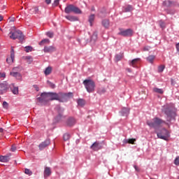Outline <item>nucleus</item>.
<instances>
[{
  "label": "nucleus",
  "instance_id": "52",
  "mask_svg": "<svg viewBox=\"0 0 179 179\" xmlns=\"http://www.w3.org/2000/svg\"><path fill=\"white\" fill-rule=\"evenodd\" d=\"M92 38L96 39L97 38V34H93Z\"/></svg>",
  "mask_w": 179,
  "mask_h": 179
},
{
  "label": "nucleus",
  "instance_id": "24",
  "mask_svg": "<svg viewBox=\"0 0 179 179\" xmlns=\"http://www.w3.org/2000/svg\"><path fill=\"white\" fill-rule=\"evenodd\" d=\"M52 72V67L48 66L44 71V73L46 76H48Z\"/></svg>",
  "mask_w": 179,
  "mask_h": 179
},
{
  "label": "nucleus",
  "instance_id": "50",
  "mask_svg": "<svg viewBox=\"0 0 179 179\" xmlns=\"http://www.w3.org/2000/svg\"><path fill=\"white\" fill-rule=\"evenodd\" d=\"M11 151H12V152H16V146L12 145V147H11Z\"/></svg>",
  "mask_w": 179,
  "mask_h": 179
},
{
  "label": "nucleus",
  "instance_id": "57",
  "mask_svg": "<svg viewBox=\"0 0 179 179\" xmlns=\"http://www.w3.org/2000/svg\"><path fill=\"white\" fill-rule=\"evenodd\" d=\"M149 50V48H144V51H148Z\"/></svg>",
  "mask_w": 179,
  "mask_h": 179
},
{
  "label": "nucleus",
  "instance_id": "26",
  "mask_svg": "<svg viewBox=\"0 0 179 179\" xmlns=\"http://www.w3.org/2000/svg\"><path fill=\"white\" fill-rule=\"evenodd\" d=\"M173 118H174V116H173V113H166L167 121H171Z\"/></svg>",
  "mask_w": 179,
  "mask_h": 179
},
{
  "label": "nucleus",
  "instance_id": "54",
  "mask_svg": "<svg viewBox=\"0 0 179 179\" xmlns=\"http://www.w3.org/2000/svg\"><path fill=\"white\" fill-rule=\"evenodd\" d=\"M3 20V16L2 15H0V22H2Z\"/></svg>",
  "mask_w": 179,
  "mask_h": 179
},
{
  "label": "nucleus",
  "instance_id": "60",
  "mask_svg": "<svg viewBox=\"0 0 179 179\" xmlns=\"http://www.w3.org/2000/svg\"><path fill=\"white\" fill-rule=\"evenodd\" d=\"M2 131V129H0V132Z\"/></svg>",
  "mask_w": 179,
  "mask_h": 179
},
{
  "label": "nucleus",
  "instance_id": "19",
  "mask_svg": "<svg viewBox=\"0 0 179 179\" xmlns=\"http://www.w3.org/2000/svg\"><path fill=\"white\" fill-rule=\"evenodd\" d=\"M139 61H141V59H139V58L134 59L131 60V62L129 63V66H133V68H135V65H136V64H138V62H139Z\"/></svg>",
  "mask_w": 179,
  "mask_h": 179
},
{
  "label": "nucleus",
  "instance_id": "43",
  "mask_svg": "<svg viewBox=\"0 0 179 179\" xmlns=\"http://www.w3.org/2000/svg\"><path fill=\"white\" fill-rule=\"evenodd\" d=\"M174 164L176 166H179V157H177L174 160Z\"/></svg>",
  "mask_w": 179,
  "mask_h": 179
},
{
  "label": "nucleus",
  "instance_id": "28",
  "mask_svg": "<svg viewBox=\"0 0 179 179\" xmlns=\"http://www.w3.org/2000/svg\"><path fill=\"white\" fill-rule=\"evenodd\" d=\"M24 59H26L27 64H30L31 62H33V57L31 56H26L24 57Z\"/></svg>",
  "mask_w": 179,
  "mask_h": 179
},
{
  "label": "nucleus",
  "instance_id": "1",
  "mask_svg": "<svg viewBox=\"0 0 179 179\" xmlns=\"http://www.w3.org/2000/svg\"><path fill=\"white\" fill-rule=\"evenodd\" d=\"M65 97H66V94L62 92L58 94L55 92H43L41 94L39 97H37L36 100L41 106H48L50 101H52V100L64 101Z\"/></svg>",
  "mask_w": 179,
  "mask_h": 179
},
{
  "label": "nucleus",
  "instance_id": "51",
  "mask_svg": "<svg viewBox=\"0 0 179 179\" xmlns=\"http://www.w3.org/2000/svg\"><path fill=\"white\" fill-rule=\"evenodd\" d=\"M16 19L13 17H9V22H15Z\"/></svg>",
  "mask_w": 179,
  "mask_h": 179
},
{
  "label": "nucleus",
  "instance_id": "25",
  "mask_svg": "<svg viewBox=\"0 0 179 179\" xmlns=\"http://www.w3.org/2000/svg\"><path fill=\"white\" fill-rule=\"evenodd\" d=\"M78 105L80 106V107H83L85 104H86V101L83 99H79L77 101Z\"/></svg>",
  "mask_w": 179,
  "mask_h": 179
},
{
  "label": "nucleus",
  "instance_id": "42",
  "mask_svg": "<svg viewBox=\"0 0 179 179\" xmlns=\"http://www.w3.org/2000/svg\"><path fill=\"white\" fill-rule=\"evenodd\" d=\"M159 25L162 29H166V23H164L163 21L159 22Z\"/></svg>",
  "mask_w": 179,
  "mask_h": 179
},
{
  "label": "nucleus",
  "instance_id": "48",
  "mask_svg": "<svg viewBox=\"0 0 179 179\" xmlns=\"http://www.w3.org/2000/svg\"><path fill=\"white\" fill-rule=\"evenodd\" d=\"M68 97H69V99H73V93L69 92L68 93Z\"/></svg>",
  "mask_w": 179,
  "mask_h": 179
},
{
  "label": "nucleus",
  "instance_id": "14",
  "mask_svg": "<svg viewBox=\"0 0 179 179\" xmlns=\"http://www.w3.org/2000/svg\"><path fill=\"white\" fill-rule=\"evenodd\" d=\"M11 92L13 93V94H19V87H15L14 84H11L10 85Z\"/></svg>",
  "mask_w": 179,
  "mask_h": 179
},
{
  "label": "nucleus",
  "instance_id": "18",
  "mask_svg": "<svg viewBox=\"0 0 179 179\" xmlns=\"http://www.w3.org/2000/svg\"><path fill=\"white\" fill-rule=\"evenodd\" d=\"M163 5H164V6H166L167 8H169L170 6H174V2H173L170 0H166L163 2Z\"/></svg>",
  "mask_w": 179,
  "mask_h": 179
},
{
  "label": "nucleus",
  "instance_id": "59",
  "mask_svg": "<svg viewBox=\"0 0 179 179\" xmlns=\"http://www.w3.org/2000/svg\"><path fill=\"white\" fill-rule=\"evenodd\" d=\"M66 18L68 19V16H66Z\"/></svg>",
  "mask_w": 179,
  "mask_h": 179
},
{
  "label": "nucleus",
  "instance_id": "23",
  "mask_svg": "<svg viewBox=\"0 0 179 179\" xmlns=\"http://www.w3.org/2000/svg\"><path fill=\"white\" fill-rule=\"evenodd\" d=\"M102 25L106 29H108V27H110V21L108 20H102Z\"/></svg>",
  "mask_w": 179,
  "mask_h": 179
},
{
  "label": "nucleus",
  "instance_id": "29",
  "mask_svg": "<svg viewBox=\"0 0 179 179\" xmlns=\"http://www.w3.org/2000/svg\"><path fill=\"white\" fill-rule=\"evenodd\" d=\"M68 20H69L70 22H76V21H78V17H76L73 15H69Z\"/></svg>",
  "mask_w": 179,
  "mask_h": 179
},
{
  "label": "nucleus",
  "instance_id": "58",
  "mask_svg": "<svg viewBox=\"0 0 179 179\" xmlns=\"http://www.w3.org/2000/svg\"><path fill=\"white\" fill-rule=\"evenodd\" d=\"M126 71H127V72H129V73L131 72V69H127Z\"/></svg>",
  "mask_w": 179,
  "mask_h": 179
},
{
  "label": "nucleus",
  "instance_id": "15",
  "mask_svg": "<svg viewBox=\"0 0 179 179\" xmlns=\"http://www.w3.org/2000/svg\"><path fill=\"white\" fill-rule=\"evenodd\" d=\"M50 176H51V168L45 167L43 172L44 178H47V177H50Z\"/></svg>",
  "mask_w": 179,
  "mask_h": 179
},
{
  "label": "nucleus",
  "instance_id": "11",
  "mask_svg": "<svg viewBox=\"0 0 179 179\" xmlns=\"http://www.w3.org/2000/svg\"><path fill=\"white\" fill-rule=\"evenodd\" d=\"M90 148L92 150L97 152V150H100V149H103V146L101 145V143L99 142H95L91 145Z\"/></svg>",
  "mask_w": 179,
  "mask_h": 179
},
{
  "label": "nucleus",
  "instance_id": "8",
  "mask_svg": "<svg viewBox=\"0 0 179 179\" xmlns=\"http://www.w3.org/2000/svg\"><path fill=\"white\" fill-rule=\"evenodd\" d=\"M8 89L9 85H8V83L3 82L0 83V94H3Z\"/></svg>",
  "mask_w": 179,
  "mask_h": 179
},
{
  "label": "nucleus",
  "instance_id": "17",
  "mask_svg": "<svg viewBox=\"0 0 179 179\" xmlns=\"http://www.w3.org/2000/svg\"><path fill=\"white\" fill-rule=\"evenodd\" d=\"M10 76L15 78L17 80H22V74L20 73H10Z\"/></svg>",
  "mask_w": 179,
  "mask_h": 179
},
{
  "label": "nucleus",
  "instance_id": "44",
  "mask_svg": "<svg viewBox=\"0 0 179 179\" xmlns=\"http://www.w3.org/2000/svg\"><path fill=\"white\" fill-rule=\"evenodd\" d=\"M98 93L99 94H104V93H106V89H101V90H99V91H98Z\"/></svg>",
  "mask_w": 179,
  "mask_h": 179
},
{
  "label": "nucleus",
  "instance_id": "38",
  "mask_svg": "<svg viewBox=\"0 0 179 179\" xmlns=\"http://www.w3.org/2000/svg\"><path fill=\"white\" fill-rule=\"evenodd\" d=\"M24 173L25 174H27V176H31L33 174V172L29 169H25Z\"/></svg>",
  "mask_w": 179,
  "mask_h": 179
},
{
  "label": "nucleus",
  "instance_id": "5",
  "mask_svg": "<svg viewBox=\"0 0 179 179\" xmlns=\"http://www.w3.org/2000/svg\"><path fill=\"white\" fill-rule=\"evenodd\" d=\"M157 137L159 139H163L164 141H167V138H169V131L166 129H162L160 132L157 133Z\"/></svg>",
  "mask_w": 179,
  "mask_h": 179
},
{
  "label": "nucleus",
  "instance_id": "3",
  "mask_svg": "<svg viewBox=\"0 0 179 179\" xmlns=\"http://www.w3.org/2000/svg\"><path fill=\"white\" fill-rule=\"evenodd\" d=\"M162 124H164V121L159 117H154L152 122L150 120L147 121V125H148L150 128H154L155 129H156L157 127H160Z\"/></svg>",
  "mask_w": 179,
  "mask_h": 179
},
{
  "label": "nucleus",
  "instance_id": "10",
  "mask_svg": "<svg viewBox=\"0 0 179 179\" xmlns=\"http://www.w3.org/2000/svg\"><path fill=\"white\" fill-rule=\"evenodd\" d=\"M51 141L50 139H46L45 141L41 143L38 145L39 150H43L47 146H50Z\"/></svg>",
  "mask_w": 179,
  "mask_h": 179
},
{
  "label": "nucleus",
  "instance_id": "41",
  "mask_svg": "<svg viewBox=\"0 0 179 179\" xmlns=\"http://www.w3.org/2000/svg\"><path fill=\"white\" fill-rule=\"evenodd\" d=\"M58 5H59V0H55L54 3H52L53 8L58 6Z\"/></svg>",
  "mask_w": 179,
  "mask_h": 179
},
{
  "label": "nucleus",
  "instance_id": "62",
  "mask_svg": "<svg viewBox=\"0 0 179 179\" xmlns=\"http://www.w3.org/2000/svg\"><path fill=\"white\" fill-rule=\"evenodd\" d=\"M0 100H1V96H0Z\"/></svg>",
  "mask_w": 179,
  "mask_h": 179
},
{
  "label": "nucleus",
  "instance_id": "45",
  "mask_svg": "<svg viewBox=\"0 0 179 179\" xmlns=\"http://www.w3.org/2000/svg\"><path fill=\"white\" fill-rule=\"evenodd\" d=\"M2 78H6V73H0V79H2Z\"/></svg>",
  "mask_w": 179,
  "mask_h": 179
},
{
  "label": "nucleus",
  "instance_id": "34",
  "mask_svg": "<svg viewBox=\"0 0 179 179\" xmlns=\"http://www.w3.org/2000/svg\"><path fill=\"white\" fill-rule=\"evenodd\" d=\"M25 51H26V52H30L33 51V47L26 46L25 47Z\"/></svg>",
  "mask_w": 179,
  "mask_h": 179
},
{
  "label": "nucleus",
  "instance_id": "6",
  "mask_svg": "<svg viewBox=\"0 0 179 179\" xmlns=\"http://www.w3.org/2000/svg\"><path fill=\"white\" fill-rule=\"evenodd\" d=\"M120 31L118 33L119 36H122L123 37H131L134 34V31L131 29H127L126 30L120 29Z\"/></svg>",
  "mask_w": 179,
  "mask_h": 179
},
{
  "label": "nucleus",
  "instance_id": "36",
  "mask_svg": "<svg viewBox=\"0 0 179 179\" xmlns=\"http://www.w3.org/2000/svg\"><path fill=\"white\" fill-rule=\"evenodd\" d=\"M3 108H5L6 110H8L9 108V103L6 101L3 102Z\"/></svg>",
  "mask_w": 179,
  "mask_h": 179
},
{
  "label": "nucleus",
  "instance_id": "31",
  "mask_svg": "<svg viewBox=\"0 0 179 179\" xmlns=\"http://www.w3.org/2000/svg\"><path fill=\"white\" fill-rule=\"evenodd\" d=\"M155 56L154 55H150L148 57H147V61L150 62V64H153V61H155Z\"/></svg>",
  "mask_w": 179,
  "mask_h": 179
},
{
  "label": "nucleus",
  "instance_id": "16",
  "mask_svg": "<svg viewBox=\"0 0 179 179\" xmlns=\"http://www.w3.org/2000/svg\"><path fill=\"white\" fill-rule=\"evenodd\" d=\"M29 13L31 15H36L37 13H40V11L38 10V7H32L31 9H29Z\"/></svg>",
  "mask_w": 179,
  "mask_h": 179
},
{
  "label": "nucleus",
  "instance_id": "53",
  "mask_svg": "<svg viewBox=\"0 0 179 179\" xmlns=\"http://www.w3.org/2000/svg\"><path fill=\"white\" fill-rule=\"evenodd\" d=\"M45 3H46L48 5H50V3H51V0H45Z\"/></svg>",
  "mask_w": 179,
  "mask_h": 179
},
{
  "label": "nucleus",
  "instance_id": "12",
  "mask_svg": "<svg viewBox=\"0 0 179 179\" xmlns=\"http://www.w3.org/2000/svg\"><path fill=\"white\" fill-rule=\"evenodd\" d=\"M10 156H12V155H10V154H8L5 156L1 155L0 156V162H1L2 163H8V162H9V160H10Z\"/></svg>",
  "mask_w": 179,
  "mask_h": 179
},
{
  "label": "nucleus",
  "instance_id": "32",
  "mask_svg": "<svg viewBox=\"0 0 179 179\" xmlns=\"http://www.w3.org/2000/svg\"><path fill=\"white\" fill-rule=\"evenodd\" d=\"M153 91L155 92V93H159V94H163L164 93L163 90L159 88H154Z\"/></svg>",
  "mask_w": 179,
  "mask_h": 179
},
{
  "label": "nucleus",
  "instance_id": "40",
  "mask_svg": "<svg viewBox=\"0 0 179 179\" xmlns=\"http://www.w3.org/2000/svg\"><path fill=\"white\" fill-rule=\"evenodd\" d=\"M135 142H136V139L130 138L128 140V143H131V145H134Z\"/></svg>",
  "mask_w": 179,
  "mask_h": 179
},
{
  "label": "nucleus",
  "instance_id": "7",
  "mask_svg": "<svg viewBox=\"0 0 179 179\" xmlns=\"http://www.w3.org/2000/svg\"><path fill=\"white\" fill-rule=\"evenodd\" d=\"M68 12H73L74 13H77L78 15L82 14V10L79 9V8L73 5L68 6Z\"/></svg>",
  "mask_w": 179,
  "mask_h": 179
},
{
  "label": "nucleus",
  "instance_id": "39",
  "mask_svg": "<svg viewBox=\"0 0 179 179\" xmlns=\"http://www.w3.org/2000/svg\"><path fill=\"white\" fill-rule=\"evenodd\" d=\"M164 68H166V67L164 66V65H161V66H159L158 67V72H159V73L163 72V71H164Z\"/></svg>",
  "mask_w": 179,
  "mask_h": 179
},
{
  "label": "nucleus",
  "instance_id": "33",
  "mask_svg": "<svg viewBox=\"0 0 179 179\" xmlns=\"http://www.w3.org/2000/svg\"><path fill=\"white\" fill-rule=\"evenodd\" d=\"M133 9L132 6L129 5L125 8L124 10L125 12H131V10H133Z\"/></svg>",
  "mask_w": 179,
  "mask_h": 179
},
{
  "label": "nucleus",
  "instance_id": "55",
  "mask_svg": "<svg viewBox=\"0 0 179 179\" xmlns=\"http://www.w3.org/2000/svg\"><path fill=\"white\" fill-rule=\"evenodd\" d=\"M134 169H135L136 171H139V168H138V166H134Z\"/></svg>",
  "mask_w": 179,
  "mask_h": 179
},
{
  "label": "nucleus",
  "instance_id": "30",
  "mask_svg": "<svg viewBox=\"0 0 179 179\" xmlns=\"http://www.w3.org/2000/svg\"><path fill=\"white\" fill-rule=\"evenodd\" d=\"M93 22H94V15L92 14L89 17V22L90 23V26H93Z\"/></svg>",
  "mask_w": 179,
  "mask_h": 179
},
{
  "label": "nucleus",
  "instance_id": "9",
  "mask_svg": "<svg viewBox=\"0 0 179 179\" xmlns=\"http://www.w3.org/2000/svg\"><path fill=\"white\" fill-rule=\"evenodd\" d=\"M13 61H15V50H13V47H11L10 57H7L6 62H8L9 65H12Z\"/></svg>",
  "mask_w": 179,
  "mask_h": 179
},
{
  "label": "nucleus",
  "instance_id": "35",
  "mask_svg": "<svg viewBox=\"0 0 179 179\" xmlns=\"http://www.w3.org/2000/svg\"><path fill=\"white\" fill-rule=\"evenodd\" d=\"M47 83H48V86H50V87H51L52 89L55 88V84L51 83L50 80H48Z\"/></svg>",
  "mask_w": 179,
  "mask_h": 179
},
{
  "label": "nucleus",
  "instance_id": "22",
  "mask_svg": "<svg viewBox=\"0 0 179 179\" xmlns=\"http://www.w3.org/2000/svg\"><path fill=\"white\" fill-rule=\"evenodd\" d=\"M76 122L75 118L69 117L68 121V127H73V124Z\"/></svg>",
  "mask_w": 179,
  "mask_h": 179
},
{
  "label": "nucleus",
  "instance_id": "47",
  "mask_svg": "<svg viewBox=\"0 0 179 179\" xmlns=\"http://www.w3.org/2000/svg\"><path fill=\"white\" fill-rule=\"evenodd\" d=\"M63 139L65 142H66V141H68V134H65L63 136Z\"/></svg>",
  "mask_w": 179,
  "mask_h": 179
},
{
  "label": "nucleus",
  "instance_id": "20",
  "mask_svg": "<svg viewBox=\"0 0 179 179\" xmlns=\"http://www.w3.org/2000/svg\"><path fill=\"white\" fill-rule=\"evenodd\" d=\"M21 71H22V69L19 66H16L12 69L10 73H20Z\"/></svg>",
  "mask_w": 179,
  "mask_h": 179
},
{
  "label": "nucleus",
  "instance_id": "56",
  "mask_svg": "<svg viewBox=\"0 0 179 179\" xmlns=\"http://www.w3.org/2000/svg\"><path fill=\"white\" fill-rule=\"evenodd\" d=\"M64 11H65L66 13H68V6H66V7L65 8V10H64Z\"/></svg>",
  "mask_w": 179,
  "mask_h": 179
},
{
  "label": "nucleus",
  "instance_id": "13",
  "mask_svg": "<svg viewBox=\"0 0 179 179\" xmlns=\"http://www.w3.org/2000/svg\"><path fill=\"white\" fill-rule=\"evenodd\" d=\"M57 51V48L54 46H45L43 48V52H54Z\"/></svg>",
  "mask_w": 179,
  "mask_h": 179
},
{
  "label": "nucleus",
  "instance_id": "37",
  "mask_svg": "<svg viewBox=\"0 0 179 179\" xmlns=\"http://www.w3.org/2000/svg\"><path fill=\"white\" fill-rule=\"evenodd\" d=\"M46 36L50 38H52L54 37V32L48 31L46 33Z\"/></svg>",
  "mask_w": 179,
  "mask_h": 179
},
{
  "label": "nucleus",
  "instance_id": "2",
  "mask_svg": "<svg viewBox=\"0 0 179 179\" xmlns=\"http://www.w3.org/2000/svg\"><path fill=\"white\" fill-rule=\"evenodd\" d=\"M87 92L88 93H93L96 89V83L93 80L86 79L83 82Z\"/></svg>",
  "mask_w": 179,
  "mask_h": 179
},
{
  "label": "nucleus",
  "instance_id": "46",
  "mask_svg": "<svg viewBox=\"0 0 179 179\" xmlns=\"http://www.w3.org/2000/svg\"><path fill=\"white\" fill-rule=\"evenodd\" d=\"M122 113H129V108H123Z\"/></svg>",
  "mask_w": 179,
  "mask_h": 179
},
{
  "label": "nucleus",
  "instance_id": "27",
  "mask_svg": "<svg viewBox=\"0 0 179 179\" xmlns=\"http://www.w3.org/2000/svg\"><path fill=\"white\" fill-rule=\"evenodd\" d=\"M44 44H50V39L45 38L39 43V45H44Z\"/></svg>",
  "mask_w": 179,
  "mask_h": 179
},
{
  "label": "nucleus",
  "instance_id": "21",
  "mask_svg": "<svg viewBox=\"0 0 179 179\" xmlns=\"http://www.w3.org/2000/svg\"><path fill=\"white\" fill-rule=\"evenodd\" d=\"M122 58H124V53H119L115 56V61L118 62V61H121Z\"/></svg>",
  "mask_w": 179,
  "mask_h": 179
},
{
  "label": "nucleus",
  "instance_id": "49",
  "mask_svg": "<svg viewBox=\"0 0 179 179\" xmlns=\"http://www.w3.org/2000/svg\"><path fill=\"white\" fill-rule=\"evenodd\" d=\"M34 88L35 89V90L36 92H38V90H40V88L38 87V85H34Z\"/></svg>",
  "mask_w": 179,
  "mask_h": 179
},
{
  "label": "nucleus",
  "instance_id": "4",
  "mask_svg": "<svg viewBox=\"0 0 179 179\" xmlns=\"http://www.w3.org/2000/svg\"><path fill=\"white\" fill-rule=\"evenodd\" d=\"M9 34H10V38H12L13 40H16V38L20 40V41H23V40H24V36L20 30H17L14 32L10 31Z\"/></svg>",
  "mask_w": 179,
  "mask_h": 179
},
{
  "label": "nucleus",
  "instance_id": "61",
  "mask_svg": "<svg viewBox=\"0 0 179 179\" xmlns=\"http://www.w3.org/2000/svg\"><path fill=\"white\" fill-rule=\"evenodd\" d=\"M0 30H2V29L0 27Z\"/></svg>",
  "mask_w": 179,
  "mask_h": 179
}]
</instances>
